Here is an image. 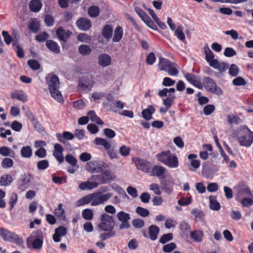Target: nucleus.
<instances>
[{
    "mask_svg": "<svg viewBox=\"0 0 253 253\" xmlns=\"http://www.w3.org/2000/svg\"><path fill=\"white\" fill-rule=\"evenodd\" d=\"M10 97L12 99H15L24 102L28 100L26 94L21 90H16L12 91Z\"/></svg>",
    "mask_w": 253,
    "mask_h": 253,
    "instance_id": "a211bd4d",
    "label": "nucleus"
},
{
    "mask_svg": "<svg viewBox=\"0 0 253 253\" xmlns=\"http://www.w3.org/2000/svg\"><path fill=\"white\" fill-rule=\"evenodd\" d=\"M227 122L230 124L236 125H239L243 123V121L240 118L234 114L228 115Z\"/></svg>",
    "mask_w": 253,
    "mask_h": 253,
    "instance_id": "72a5a7b5",
    "label": "nucleus"
},
{
    "mask_svg": "<svg viewBox=\"0 0 253 253\" xmlns=\"http://www.w3.org/2000/svg\"><path fill=\"white\" fill-rule=\"evenodd\" d=\"M166 171V169L164 167L160 165H152L151 169L150 172L151 175L153 176H157L160 179L164 178L165 177V173Z\"/></svg>",
    "mask_w": 253,
    "mask_h": 253,
    "instance_id": "ddd939ff",
    "label": "nucleus"
},
{
    "mask_svg": "<svg viewBox=\"0 0 253 253\" xmlns=\"http://www.w3.org/2000/svg\"><path fill=\"white\" fill-rule=\"evenodd\" d=\"M239 196H252V194L250 188L246 185L239 186L238 190Z\"/></svg>",
    "mask_w": 253,
    "mask_h": 253,
    "instance_id": "473e14b6",
    "label": "nucleus"
},
{
    "mask_svg": "<svg viewBox=\"0 0 253 253\" xmlns=\"http://www.w3.org/2000/svg\"><path fill=\"white\" fill-rule=\"evenodd\" d=\"M150 190L153 191L154 193L158 195H160L161 194L160 190V186L157 183H152L150 185Z\"/></svg>",
    "mask_w": 253,
    "mask_h": 253,
    "instance_id": "69168bd1",
    "label": "nucleus"
},
{
    "mask_svg": "<svg viewBox=\"0 0 253 253\" xmlns=\"http://www.w3.org/2000/svg\"><path fill=\"white\" fill-rule=\"evenodd\" d=\"M123 35V30L121 26H118L116 28L114 31V36L113 38V42H119L122 39Z\"/></svg>",
    "mask_w": 253,
    "mask_h": 253,
    "instance_id": "c756f323",
    "label": "nucleus"
},
{
    "mask_svg": "<svg viewBox=\"0 0 253 253\" xmlns=\"http://www.w3.org/2000/svg\"><path fill=\"white\" fill-rule=\"evenodd\" d=\"M46 81L51 96L59 102H63L62 95L59 90L60 83L58 77L49 74L46 77Z\"/></svg>",
    "mask_w": 253,
    "mask_h": 253,
    "instance_id": "f257e3e1",
    "label": "nucleus"
},
{
    "mask_svg": "<svg viewBox=\"0 0 253 253\" xmlns=\"http://www.w3.org/2000/svg\"><path fill=\"white\" fill-rule=\"evenodd\" d=\"M46 46L49 50L54 53H59L60 52L59 46L57 42L52 40H47L46 42Z\"/></svg>",
    "mask_w": 253,
    "mask_h": 253,
    "instance_id": "b1692460",
    "label": "nucleus"
},
{
    "mask_svg": "<svg viewBox=\"0 0 253 253\" xmlns=\"http://www.w3.org/2000/svg\"><path fill=\"white\" fill-rule=\"evenodd\" d=\"M174 30V35L176 36L178 40L182 42H185V36L183 32V28L182 26H178L177 28Z\"/></svg>",
    "mask_w": 253,
    "mask_h": 253,
    "instance_id": "ea45409f",
    "label": "nucleus"
},
{
    "mask_svg": "<svg viewBox=\"0 0 253 253\" xmlns=\"http://www.w3.org/2000/svg\"><path fill=\"white\" fill-rule=\"evenodd\" d=\"M155 109L152 105H149L147 108L142 111V116L146 120H150L152 119V114L154 113Z\"/></svg>",
    "mask_w": 253,
    "mask_h": 253,
    "instance_id": "5701e85b",
    "label": "nucleus"
},
{
    "mask_svg": "<svg viewBox=\"0 0 253 253\" xmlns=\"http://www.w3.org/2000/svg\"><path fill=\"white\" fill-rule=\"evenodd\" d=\"M158 67L160 71L167 72L170 76H177L179 73L177 65L165 58H159Z\"/></svg>",
    "mask_w": 253,
    "mask_h": 253,
    "instance_id": "20e7f679",
    "label": "nucleus"
},
{
    "mask_svg": "<svg viewBox=\"0 0 253 253\" xmlns=\"http://www.w3.org/2000/svg\"><path fill=\"white\" fill-rule=\"evenodd\" d=\"M239 72V68L236 65L232 64L230 65L229 68V74L230 75L235 77L238 75Z\"/></svg>",
    "mask_w": 253,
    "mask_h": 253,
    "instance_id": "3c124183",
    "label": "nucleus"
},
{
    "mask_svg": "<svg viewBox=\"0 0 253 253\" xmlns=\"http://www.w3.org/2000/svg\"><path fill=\"white\" fill-rule=\"evenodd\" d=\"M28 64L34 70H37L40 69V64L35 60H30L28 61Z\"/></svg>",
    "mask_w": 253,
    "mask_h": 253,
    "instance_id": "774afa93",
    "label": "nucleus"
},
{
    "mask_svg": "<svg viewBox=\"0 0 253 253\" xmlns=\"http://www.w3.org/2000/svg\"><path fill=\"white\" fill-rule=\"evenodd\" d=\"M106 165L100 160L90 161L86 163L85 169L90 173H100L106 168Z\"/></svg>",
    "mask_w": 253,
    "mask_h": 253,
    "instance_id": "423d86ee",
    "label": "nucleus"
},
{
    "mask_svg": "<svg viewBox=\"0 0 253 253\" xmlns=\"http://www.w3.org/2000/svg\"><path fill=\"white\" fill-rule=\"evenodd\" d=\"M232 83L236 86L245 85L247 84L244 79L240 77L234 79L232 81Z\"/></svg>",
    "mask_w": 253,
    "mask_h": 253,
    "instance_id": "338daca9",
    "label": "nucleus"
},
{
    "mask_svg": "<svg viewBox=\"0 0 253 253\" xmlns=\"http://www.w3.org/2000/svg\"><path fill=\"white\" fill-rule=\"evenodd\" d=\"M172 234L168 233L164 234L160 238L159 242L162 244H165L172 239Z\"/></svg>",
    "mask_w": 253,
    "mask_h": 253,
    "instance_id": "0e129e2a",
    "label": "nucleus"
},
{
    "mask_svg": "<svg viewBox=\"0 0 253 253\" xmlns=\"http://www.w3.org/2000/svg\"><path fill=\"white\" fill-rule=\"evenodd\" d=\"M91 198V206H96L103 204L107 202L112 196L111 193L102 194L101 192H97L90 194Z\"/></svg>",
    "mask_w": 253,
    "mask_h": 253,
    "instance_id": "0eeeda50",
    "label": "nucleus"
},
{
    "mask_svg": "<svg viewBox=\"0 0 253 253\" xmlns=\"http://www.w3.org/2000/svg\"><path fill=\"white\" fill-rule=\"evenodd\" d=\"M107 154L109 156L110 159H117L118 157L117 151L115 149L114 147L111 146L109 149L106 150Z\"/></svg>",
    "mask_w": 253,
    "mask_h": 253,
    "instance_id": "13d9d810",
    "label": "nucleus"
},
{
    "mask_svg": "<svg viewBox=\"0 0 253 253\" xmlns=\"http://www.w3.org/2000/svg\"><path fill=\"white\" fill-rule=\"evenodd\" d=\"M79 52L83 55H86L91 52V49L88 45L83 44L79 47Z\"/></svg>",
    "mask_w": 253,
    "mask_h": 253,
    "instance_id": "8fccbe9b",
    "label": "nucleus"
},
{
    "mask_svg": "<svg viewBox=\"0 0 253 253\" xmlns=\"http://www.w3.org/2000/svg\"><path fill=\"white\" fill-rule=\"evenodd\" d=\"M54 214L61 219H64L65 217V211L63 209V204H59L58 208L55 209L54 211Z\"/></svg>",
    "mask_w": 253,
    "mask_h": 253,
    "instance_id": "e433bc0d",
    "label": "nucleus"
},
{
    "mask_svg": "<svg viewBox=\"0 0 253 253\" xmlns=\"http://www.w3.org/2000/svg\"><path fill=\"white\" fill-rule=\"evenodd\" d=\"M21 154L23 158H30L32 154V150L29 146H24L21 150Z\"/></svg>",
    "mask_w": 253,
    "mask_h": 253,
    "instance_id": "c03bdc74",
    "label": "nucleus"
},
{
    "mask_svg": "<svg viewBox=\"0 0 253 253\" xmlns=\"http://www.w3.org/2000/svg\"><path fill=\"white\" fill-rule=\"evenodd\" d=\"M186 80L191 84H193L194 83L198 80V77L192 74L186 73L184 75Z\"/></svg>",
    "mask_w": 253,
    "mask_h": 253,
    "instance_id": "bf43d9fd",
    "label": "nucleus"
},
{
    "mask_svg": "<svg viewBox=\"0 0 253 253\" xmlns=\"http://www.w3.org/2000/svg\"><path fill=\"white\" fill-rule=\"evenodd\" d=\"M56 33L59 40L64 42H66L72 34V33L69 30H65L61 27H59L56 30Z\"/></svg>",
    "mask_w": 253,
    "mask_h": 253,
    "instance_id": "2eb2a0df",
    "label": "nucleus"
},
{
    "mask_svg": "<svg viewBox=\"0 0 253 253\" xmlns=\"http://www.w3.org/2000/svg\"><path fill=\"white\" fill-rule=\"evenodd\" d=\"M100 221L99 224V227L100 229L105 231H113L115 222L112 216L107 213H103L101 216Z\"/></svg>",
    "mask_w": 253,
    "mask_h": 253,
    "instance_id": "6e6552de",
    "label": "nucleus"
},
{
    "mask_svg": "<svg viewBox=\"0 0 253 253\" xmlns=\"http://www.w3.org/2000/svg\"><path fill=\"white\" fill-rule=\"evenodd\" d=\"M176 244L174 243H170L165 245L163 248V250L165 253H170L176 248Z\"/></svg>",
    "mask_w": 253,
    "mask_h": 253,
    "instance_id": "4d7b16f0",
    "label": "nucleus"
},
{
    "mask_svg": "<svg viewBox=\"0 0 253 253\" xmlns=\"http://www.w3.org/2000/svg\"><path fill=\"white\" fill-rule=\"evenodd\" d=\"M12 177L10 175L5 174L0 177V183L2 186H8L12 182Z\"/></svg>",
    "mask_w": 253,
    "mask_h": 253,
    "instance_id": "a19ab883",
    "label": "nucleus"
},
{
    "mask_svg": "<svg viewBox=\"0 0 253 253\" xmlns=\"http://www.w3.org/2000/svg\"><path fill=\"white\" fill-rule=\"evenodd\" d=\"M136 212L142 217H147L149 215V211L141 207H137L136 209Z\"/></svg>",
    "mask_w": 253,
    "mask_h": 253,
    "instance_id": "09e8293b",
    "label": "nucleus"
},
{
    "mask_svg": "<svg viewBox=\"0 0 253 253\" xmlns=\"http://www.w3.org/2000/svg\"><path fill=\"white\" fill-rule=\"evenodd\" d=\"M172 184H170L169 182L162 181L161 182V188L165 193L168 194H170L173 192V185L174 183L172 181Z\"/></svg>",
    "mask_w": 253,
    "mask_h": 253,
    "instance_id": "bb28decb",
    "label": "nucleus"
},
{
    "mask_svg": "<svg viewBox=\"0 0 253 253\" xmlns=\"http://www.w3.org/2000/svg\"><path fill=\"white\" fill-rule=\"evenodd\" d=\"M93 81L90 76L88 77H83L80 81L79 83V88L83 90L89 91L93 85Z\"/></svg>",
    "mask_w": 253,
    "mask_h": 253,
    "instance_id": "f8f14e48",
    "label": "nucleus"
},
{
    "mask_svg": "<svg viewBox=\"0 0 253 253\" xmlns=\"http://www.w3.org/2000/svg\"><path fill=\"white\" fill-rule=\"evenodd\" d=\"M98 186V183L95 181H85L82 182L79 185V188L82 190H91L92 189L97 187Z\"/></svg>",
    "mask_w": 253,
    "mask_h": 253,
    "instance_id": "4be33fe9",
    "label": "nucleus"
},
{
    "mask_svg": "<svg viewBox=\"0 0 253 253\" xmlns=\"http://www.w3.org/2000/svg\"><path fill=\"white\" fill-rule=\"evenodd\" d=\"M87 117L88 120L95 122L98 125H102L104 124L103 122L95 114L94 111H90L87 113Z\"/></svg>",
    "mask_w": 253,
    "mask_h": 253,
    "instance_id": "c85d7f7f",
    "label": "nucleus"
},
{
    "mask_svg": "<svg viewBox=\"0 0 253 253\" xmlns=\"http://www.w3.org/2000/svg\"><path fill=\"white\" fill-rule=\"evenodd\" d=\"M204 52L205 54V59L209 62L214 59V55L211 50L210 49L208 45H206L204 47Z\"/></svg>",
    "mask_w": 253,
    "mask_h": 253,
    "instance_id": "4c0bfd02",
    "label": "nucleus"
},
{
    "mask_svg": "<svg viewBox=\"0 0 253 253\" xmlns=\"http://www.w3.org/2000/svg\"><path fill=\"white\" fill-rule=\"evenodd\" d=\"M203 85L206 90L210 92L217 95H220L222 93V90L217 86L215 82L210 77H206L203 79Z\"/></svg>",
    "mask_w": 253,
    "mask_h": 253,
    "instance_id": "1a4fd4ad",
    "label": "nucleus"
},
{
    "mask_svg": "<svg viewBox=\"0 0 253 253\" xmlns=\"http://www.w3.org/2000/svg\"><path fill=\"white\" fill-rule=\"evenodd\" d=\"M66 162L70 164L72 167H76V169L79 168V166L77 165V159L71 154H68L65 158Z\"/></svg>",
    "mask_w": 253,
    "mask_h": 253,
    "instance_id": "c9c22d12",
    "label": "nucleus"
},
{
    "mask_svg": "<svg viewBox=\"0 0 253 253\" xmlns=\"http://www.w3.org/2000/svg\"><path fill=\"white\" fill-rule=\"evenodd\" d=\"M236 135L241 146L248 147L253 142V132L246 126L240 127L237 130Z\"/></svg>",
    "mask_w": 253,
    "mask_h": 253,
    "instance_id": "7ed1b4c3",
    "label": "nucleus"
},
{
    "mask_svg": "<svg viewBox=\"0 0 253 253\" xmlns=\"http://www.w3.org/2000/svg\"><path fill=\"white\" fill-rule=\"evenodd\" d=\"M117 217L120 221H128L130 218L129 214L123 211L118 213Z\"/></svg>",
    "mask_w": 253,
    "mask_h": 253,
    "instance_id": "de8ad7c7",
    "label": "nucleus"
},
{
    "mask_svg": "<svg viewBox=\"0 0 253 253\" xmlns=\"http://www.w3.org/2000/svg\"><path fill=\"white\" fill-rule=\"evenodd\" d=\"M190 236L196 241L200 242L203 239V233L200 230H195L190 233Z\"/></svg>",
    "mask_w": 253,
    "mask_h": 253,
    "instance_id": "37998d69",
    "label": "nucleus"
},
{
    "mask_svg": "<svg viewBox=\"0 0 253 253\" xmlns=\"http://www.w3.org/2000/svg\"><path fill=\"white\" fill-rule=\"evenodd\" d=\"M37 168L39 170H44L49 167V162L46 160H43L37 163Z\"/></svg>",
    "mask_w": 253,
    "mask_h": 253,
    "instance_id": "864d4df0",
    "label": "nucleus"
},
{
    "mask_svg": "<svg viewBox=\"0 0 253 253\" xmlns=\"http://www.w3.org/2000/svg\"><path fill=\"white\" fill-rule=\"evenodd\" d=\"M101 174L94 175L92 178L94 180H99L101 184L109 183L116 178V176L112 173L109 169H103L101 171Z\"/></svg>",
    "mask_w": 253,
    "mask_h": 253,
    "instance_id": "9d476101",
    "label": "nucleus"
},
{
    "mask_svg": "<svg viewBox=\"0 0 253 253\" xmlns=\"http://www.w3.org/2000/svg\"><path fill=\"white\" fill-rule=\"evenodd\" d=\"M89 203H90V205L91 206V195L88 194L79 200L77 202V205L78 206L80 207Z\"/></svg>",
    "mask_w": 253,
    "mask_h": 253,
    "instance_id": "58836bf2",
    "label": "nucleus"
},
{
    "mask_svg": "<svg viewBox=\"0 0 253 253\" xmlns=\"http://www.w3.org/2000/svg\"><path fill=\"white\" fill-rule=\"evenodd\" d=\"M82 214L83 217L86 220H90L93 217V211L89 209H86L83 210Z\"/></svg>",
    "mask_w": 253,
    "mask_h": 253,
    "instance_id": "49530a36",
    "label": "nucleus"
},
{
    "mask_svg": "<svg viewBox=\"0 0 253 253\" xmlns=\"http://www.w3.org/2000/svg\"><path fill=\"white\" fill-rule=\"evenodd\" d=\"M66 229L65 227L60 226L55 229V233L53 235V239L54 242H58L60 241V237L64 236L66 234Z\"/></svg>",
    "mask_w": 253,
    "mask_h": 253,
    "instance_id": "aec40b11",
    "label": "nucleus"
},
{
    "mask_svg": "<svg viewBox=\"0 0 253 253\" xmlns=\"http://www.w3.org/2000/svg\"><path fill=\"white\" fill-rule=\"evenodd\" d=\"M109 232L102 233L100 235V239L101 241L106 240L115 236L116 233L114 231H108Z\"/></svg>",
    "mask_w": 253,
    "mask_h": 253,
    "instance_id": "6e6d98bb",
    "label": "nucleus"
},
{
    "mask_svg": "<svg viewBox=\"0 0 253 253\" xmlns=\"http://www.w3.org/2000/svg\"><path fill=\"white\" fill-rule=\"evenodd\" d=\"M167 97L166 98H163V104L167 108L170 107L175 99V96L174 94H169Z\"/></svg>",
    "mask_w": 253,
    "mask_h": 253,
    "instance_id": "7c9ffc66",
    "label": "nucleus"
},
{
    "mask_svg": "<svg viewBox=\"0 0 253 253\" xmlns=\"http://www.w3.org/2000/svg\"><path fill=\"white\" fill-rule=\"evenodd\" d=\"M210 206L211 209L214 211H218L220 208L219 203L216 200L215 197L214 196H210Z\"/></svg>",
    "mask_w": 253,
    "mask_h": 253,
    "instance_id": "79ce46f5",
    "label": "nucleus"
},
{
    "mask_svg": "<svg viewBox=\"0 0 253 253\" xmlns=\"http://www.w3.org/2000/svg\"><path fill=\"white\" fill-rule=\"evenodd\" d=\"M76 25L78 28L82 31H87L92 26L90 20L86 17L79 18L76 22Z\"/></svg>",
    "mask_w": 253,
    "mask_h": 253,
    "instance_id": "4468645a",
    "label": "nucleus"
},
{
    "mask_svg": "<svg viewBox=\"0 0 253 253\" xmlns=\"http://www.w3.org/2000/svg\"><path fill=\"white\" fill-rule=\"evenodd\" d=\"M175 91V89L174 88H164L162 90H160L158 92V95L163 98L164 97H166L168 96V94H174Z\"/></svg>",
    "mask_w": 253,
    "mask_h": 253,
    "instance_id": "a18cd8bd",
    "label": "nucleus"
},
{
    "mask_svg": "<svg viewBox=\"0 0 253 253\" xmlns=\"http://www.w3.org/2000/svg\"><path fill=\"white\" fill-rule=\"evenodd\" d=\"M135 11L143 21L149 19V16L142 9L139 7H135Z\"/></svg>",
    "mask_w": 253,
    "mask_h": 253,
    "instance_id": "e2e57ef3",
    "label": "nucleus"
},
{
    "mask_svg": "<svg viewBox=\"0 0 253 253\" xmlns=\"http://www.w3.org/2000/svg\"><path fill=\"white\" fill-rule=\"evenodd\" d=\"M102 36L107 40L110 39L113 35V28L111 26L109 25H106L104 26L102 30Z\"/></svg>",
    "mask_w": 253,
    "mask_h": 253,
    "instance_id": "a878e982",
    "label": "nucleus"
},
{
    "mask_svg": "<svg viewBox=\"0 0 253 253\" xmlns=\"http://www.w3.org/2000/svg\"><path fill=\"white\" fill-rule=\"evenodd\" d=\"M42 4L39 0H32L29 3V8L32 11L37 12L40 10Z\"/></svg>",
    "mask_w": 253,
    "mask_h": 253,
    "instance_id": "cd10ccee",
    "label": "nucleus"
},
{
    "mask_svg": "<svg viewBox=\"0 0 253 253\" xmlns=\"http://www.w3.org/2000/svg\"><path fill=\"white\" fill-rule=\"evenodd\" d=\"M132 225L136 228H141L144 226L145 222L143 219L137 218L132 221Z\"/></svg>",
    "mask_w": 253,
    "mask_h": 253,
    "instance_id": "5fc2aeb1",
    "label": "nucleus"
},
{
    "mask_svg": "<svg viewBox=\"0 0 253 253\" xmlns=\"http://www.w3.org/2000/svg\"><path fill=\"white\" fill-rule=\"evenodd\" d=\"M0 236L5 241L15 243L18 246H23L24 241L18 235L3 228H0Z\"/></svg>",
    "mask_w": 253,
    "mask_h": 253,
    "instance_id": "39448f33",
    "label": "nucleus"
},
{
    "mask_svg": "<svg viewBox=\"0 0 253 253\" xmlns=\"http://www.w3.org/2000/svg\"><path fill=\"white\" fill-rule=\"evenodd\" d=\"M0 154L5 157L9 156L12 158L15 157V152L14 151L5 146L0 147Z\"/></svg>",
    "mask_w": 253,
    "mask_h": 253,
    "instance_id": "2f4dec72",
    "label": "nucleus"
},
{
    "mask_svg": "<svg viewBox=\"0 0 253 253\" xmlns=\"http://www.w3.org/2000/svg\"><path fill=\"white\" fill-rule=\"evenodd\" d=\"M13 165V160L9 158H4L1 162V166L4 169L11 168Z\"/></svg>",
    "mask_w": 253,
    "mask_h": 253,
    "instance_id": "603ef678",
    "label": "nucleus"
},
{
    "mask_svg": "<svg viewBox=\"0 0 253 253\" xmlns=\"http://www.w3.org/2000/svg\"><path fill=\"white\" fill-rule=\"evenodd\" d=\"M157 160L170 168L178 167L179 161L177 157L171 153L170 150L162 151L156 155Z\"/></svg>",
    "mask_w": 253,
    "mask_h": 253,
    "instance_id": "f03ea898",
    "label": "nucleus"
},
{
    "mask_svg": "<svg viewBox=\"0 0 253 253\" xmlns=\"http://www.w3.org/2000/svg\"><path fill=\"white\" fill-rule=\"evenodd\" d=\"M29 30L33 33H37L39 30V23L35 21L31 22L28 27Z\"/></svg>",
    "mask_w": 253,
    "mask_h": 253,
    "instance_id": "052dcab7",
    "label": "nucleus"
},
{
    "mask_svg": "<svg viewBox=\"0 0 253 253\" xmlns=\"http://www.w3.org/2000/svg\"><path fill=\"white\" fill-rule=\"evenodd\" d=\"M94 143L97 145L103 146L106 151L109 149L111 146L109 141L101 137H96L94 140Z\"/></svg>",
    "mask_w": 253,
    "mask_h": 253,
    "instance_id": "393cba45",
    "label": "nucleus"
},
{
    "mask_svg": "<svg viewBox=\"0 0 253 253\" xmlns=\"http://www.w3.org/2000/svg\"><path fill=\"white\" fill-rule=\"evenodd\" d=\"M32 178V174L30 173L24 174L21 180L19 182V188L22 190H24L28 188Z\"/></svg>",
    "mask_w": 253,
    "mask_h": 253,
    "instance_id": "6ab92c4d",
    "label": "nucleus"
},
{
    "mask_svg": "<svg viewBox=\"0 0 253 253\" xmlns=\"http://www.w3.org/2000/svg\"><path fill=\"white\" fill-rule=\"evenodd\" d=\"M200 164L199 160H192L190 162V165H189V169L192 171H196V169L199 168Z\"/></svg>",
    "mask_w": 253,
    "mask_h": 253,
    "instance_id": "680f3d73",
    "label": "nucleus"
},
{
    "mask_svg": "<svg viewBox=\"0 0 253 253\" xmlns=\"http://www.w3.org/2000/svg\"><path fill=\"white\" fill-rule=\"evenodd\" d=\"M97 60L99 65L102 67H105L111 64L112 58L108 54L102 53L98 56Z\"/></svg>",
    "mask_w": 253,
    "mask_h": 253,
    "instance_id": "f3484780",
    "label": "nucleus"
},
{
    "mask_svg": "<svg viewBox=\"0 0 253 253\" xmlns=\"http://www.w3.org/2000/svg\"><path fill=\"white\" fill-rule=\"evenodd\" d=\"M150 239L152 241L156 240L160 232L159 228L155 225H151L148 229Z\"/></svg>",
    "mask_w": 253,
    "mask_h": 253,
    "instance_id": "412c9836",
    "label": "nucleus"
},
{
    "mask_svg": "<svg viewBox=\"0 0 253 253\" xmlns=\"http://www.w3.org/2000/svg\"><path fill=\"white\" fill-rule=\"evenodd\" d=\"M210 66L217 69L220 72H224L228 67V64L223 62L220 63L217 59H213L208 62Z\"/></svg>",
    "mask_w": 253,
    "mask_h": 253,
    "instance_id": "dca6fc26",
    "label": "nucleus"
},
{
    "mask_svg": "<svg viewBox=\"0 0 253 253\" xmlns=\"http://www.w3.org/2000/svg\"><path fill=\"white\" fill-rule=\"evenodd\" d=\"M133 161L138 169L146 173L150 172L152 167V163L151 162L139 158H133Z\"/></svg>",
    "mask_w": 253,
    "mask_h": 253,
    "instance_id": "9b49d317",
    "label": "nucleus"
},
{
    "mask_svg": "<svg viewBox=\"0 0 253 253\" xmlns=\"http://www.w3.org/2000/svg\"><path fill=\"white\" fill-rule=\"evenodd\" d=\"M87 12L90 17L95 18L99 16L100 10L98 7L91 6L88 8Z\"/></svg>",
    "mask_w": 253,
    "mask_h": 253,
    "instance_id": "f704fd0d",
    "label": "nucleus"
}]
</instances>
